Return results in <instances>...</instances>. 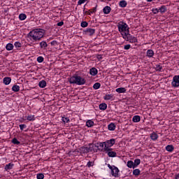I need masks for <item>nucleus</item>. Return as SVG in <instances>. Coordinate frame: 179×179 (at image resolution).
<instances>
[{
    "label": "nucleus",
    "instance_id": "obj_29",
    "mask_svg": "<svg viewBox=\"0 0 179 179\" xmlns=\"http://www.w3.org/2000/svg\"><path fill=\"white\" fill-rule=\"evenodd\" d=\"M166 150H167V152H173V150H174V146L169 145L166 147Z\"/></svg>",
    "mask_w": 179,
    "mask_h": 179
},
{
    "label": "nucleus",
    "instance_id": "obj_50",
    "mask_svg": "<svg viewBox=\"0 0 179 179\" xmlns=\"http://www.w3.org/2000/svg\"><path fill=\"white\" fill-rule=\"evenodd\" d=\"M131 48V45L129 44L125 45L124 46V50H129Z\"/></svg>",
    "mask_w": 179,
    "mask_h": 179
},
{
    "label": "nucleus",
    "instance_id": "obj_33",
    "mask_svg": "<svg viewBox=\"0 0 179 179\" xmlns=\"http://www.w3.org/2000/svg\"><path fill=\"white\" fill-rule=\"evenodd\" d=\"M134 162L132 161H128L127 162V167H129V169H134Z\"/></svg>",
    "mask_w": 179,
    "mask_h": 179
},
{
    "label": "nucleus",
    "instance_id": "obj_31",
    "mask_svg": "<svg viewBox=\"0 0 179 179\" xmlns=\"http://www.w3.org/2000/svg\"><path fill=\"white\" fill-rule=\"evenodd\" d=\"M162 69L163 66H162L160 64L155 65V71H157V72H162Z\"/></svg>",
    "mask_w": 179,
    "mask_h": 179
},
{
    "label": "nucleus",
    "instance_id": "obj_4",
    "mask_svg": "<svg viewBox=\"0 0 179 179\" xmlns=\"http://www.w3.org/2000/svg\"><path fill=\"white\" fill-rule=\"evenodd\" d=\"M105 147L103 148V150L108 151L111 149L112 146L115 145V138H111L110 140L104 141Z\"/></svg>",
    "mask_w": 179,
    "mask_h": 179
},
{
    "label": "nucleus",
    "instance_id": "obj_12",
    "mask_svg": "<svg viewBox=\"0 0 179 179\" xmlns=\"http://www.w3.org/2000/svg\"><path fill=\"white\" fill-rule=\"evenodd\" d=\"M97 73H99V71L97 70V69L93 67L90 69V74L92 76H96V75H97Z\"/></svg>",
    "mask_w": 179,
    "mask_h": 179
},
{
    "label": "nucleus",
    "instance_id": "obj_38",
    "mask_svg": "<svg viewBox=\"0 0 179 179\" xmlns=\"http://www.w3.org/2000/svg\"><path fill=\"white\" fill-rule=\"evenodd\" d=\"M80 152L82 153H88L87 152V147H85V146H83L80 148Z\"/></svg>",
    "mask_w": 179,
    "mask_h": 179
},
{
    "label": "nucleus",
    "instance_id": "obj_25",
    "mask_svg": "<svg viewBox=\"0 0 179 179\" xmlns=\"http://www.w3.org/2000/svg\"><path fill=\"white\" fill-rule=\"evenodd\" d=\"M86 125L88 127V128H92V127H93V125H94V122H93L92 120H87L86 122Z\"/></svg>",
    "mask_w": 179,
    "mask_h": 179
},
{
    "label": "nucleus",
    "instance_id": "obj_32",
    "mask_svg": "<svg viewBox=\"0 0 179 179\" xmlns=\"http://www.w3.org/2000/svg\"><path fill=\"white\" fill-rule=\"evenodd\" d=\"M12 90L13 92H19V90H20V87H19V85H13V87H12Z\"/></svg>",
    "mask_w": 179,
    "mask_h": 179
},
{
    "label": "nucleus",
    "instance_id": "obj_13",
    "mask_svg": "<svg viewBox=\"0 0 179 179\" xmlns=\"http://www.w3.org/2000/svg\"><path fill=\"white\" fill-rule=\"evenodd\" d=\"M39 45L41 50H47V47H48V44H47V42H45V41H43L39 43Z\"/></svg>",
    "mask_w": 179,
    "mask_h": 179
},
{
    "label": "nucleus",
    "instance_id": "obj_27",
    "mask_svg": "<svg viewBox=\"0 0 179 179\" xmlns=\"http://www.w3.org/2000/svg\"><path fill=\"white\" fill-rule=\"evenodd\" d=\"M159 9L161 13H165V12H167V8H166V6H162Z\"/></svg>",
    "mask_w": 179,
    "mask_h": 179
},
{
    "label": "nucleus",
    "instance_id": "obj_57",
    "mask_svg": "<svg viewBox=\"0 0 179 179\" xmlns=\"http://www.w3.org/2000/svg\"><path fill=\"white\" fill-rule=\"evenodd\" d=\"M31 1H34V0H31Z\"/></svg>",
    "mask_w": 179,
    "mask_h": 179
},
{
    "label": "nucleus",
    "instance_id": "obj_40",
    "mask_svg": "<svg viewBox=\"0 0 179 179\" xmlns=\"http://www.w3.org/2000/svg\"><path fill=\"white\" fill-rule=\"evenodd\" d=\"M62 121H63V122H64V124H66V123L69 122V117H62Z\"/></svg>",
    "mask_w": 179,
    "mask_h": 179
},
{
    "label": "nucleus",
    "instance_id": "obj_21",
    "mask_svg": "<svg viewBox=\"0 0 179 179\" xmlns=\"http://www.w3.org/2000/svg\"><path fill=\"white\" fill-rule=\"evenodd\" d=\"M134 169H136L137 166H138L141 164V159H136L134 162Z\"/></svg>",
    "mask_w": 179,
    "mask_h": 179
},
{
    "label": "nucleus",
    "instance_id": "obj_52",
    "mask_svg": "<svg viewBox=\"0 0 179 179\" xmlns=\"http://www.w3.org/2000/svg\"><path fill=\"white\" fill-rule=\"evenodd\" d=\"M57 26H59V27L64 26V22L61 21V22H58Z\"/></svg>",
    "mask_w": 179,
    "mask_h": 179
},
{
    "label": "nucleus",
    "instance_id": "obj_46",
    "mask_svg": "<svg viewBox=\"0 0 179 179\" xmlns=\"http://www.w3.org/2000/svg\"><path fill=\"white\" fill-rule=\"evenodd\" d=\"M87 166L88 167H92V166H94V162L90 161V162H87Z\"/></svg>",
    "mask_w": 179,
    "mask_h": 179
},
{
    "label": "nucleus",
    "instance_id": "obj_5",
    "mask_svg": "<svg viewBox=\"0 0 179 179\" xmlns=\"http://www.w3.org/2000/svg\"><path fill=\"white\" fill-rule=\"evenodd\" d=\"M122 38H124V40H126V41H129L131 43H138V38H136V37L131 35V34H129V32L128 33V34L123 36Z\"/></svg>",
    "mask_w": 179,
    "mask_h": 179
},
{
    "label": "nucleus",
    "instance_id": "obj_6",
    "mask_svg": "<svg viewBox=\"0 0 179 179\" xmlns=\"http://www.w3.org/2000/svg\"><path fill=\"white\" fill-rule=\"evenodd\" d=\"M108 169H110V170H111V175L113 176V177H118V173H120V169H118V168L115 166H111L110 165V164H108Z\"/></svg>",
    "mask_w": 179,
    "mask_h": 179
},
{
    "label": "nucleus",
    "instance_id": "obj_44",
    "mask_svg": "<svg viewBox=\"0 0 179 179\" xmlns=\"http://www.w3.org/2000/svg\"><path fill=\"white\" fill-rule=\"evenodd\" d=\"M152 13H154V15H157V13L159 12V9H158V8H152Z\"/></svg>",
    "mask_w": 179,
    "mask_h": 179
},
{
    "label": "nucleus",
    "instance_id": "obj_3",
    "mask_svg": "<svg viewBox=\"0 0 179 179\" xmlns=\"http://www.w3.org/2000/svg\"><path fill=\"white\" fill-rule=\"evenodd\" d=\"M117 27L118 31L120 33L122 37H124V36H127V34H128L129 32V27L124 22H119Z\"/></svg>",
    "mask_w": 179,
    "mask_h": 179
},
{
    "label": "nucleus",
    "instance_id": "obj_11",
    "mask_svg": "<svg viewBox=\"0 0 179 179\" xmlns=\"http://www.w3.org/2000/svg\"><path fill=\"white\" fill-rule=\"evenodd\" d=\"M155 55V52L152 49H149L146 52V57L148 58H153V56Z\"/></svg>",
    "mask_w": 179,
    "mask_h": 179
},
{
    "label": "nucleus",
    "instance_id": "obj_45",
    "mask_svg": "<svg viewBox=\"0 0 179 179\" xmlns=\"http://www.w3.org/2000/svg\"><path fill=\"white\" fill-rule=\"evenodd\" d=\"M97 12V6L90 10V13H96Z\"/></svg>",
    "mask_w": 179,
    "mask_h": 179
},
{
    "label": "nucleus",
    "instance_id": "obj_48",
    "mask_svg": "<svg viewBox=\"0 0 179 179\" xmlns=\"http://www.w3.org/2000/svg\"><path fill=\"white\" fill-rule=\"evenodd\" d=\"M87 0H78V5H82L83 3H85Z\"/></svg>",
    "mask_w": 179,
    "mask_h": 179
},
{
    "label": "nucleus",
    "instance_id": "obj_18",
    "mask_svg": "<svg viewBox=\"0 0 179 179\" xmlns=\"http://www.w3.org/2000/svg\"><path fill=\"white\" fill-rule=\"evenodd\" d=\"M117 93H126L127 89L125 87H120L116 89Z\"/></svg>",
    "mask_w": 179,
    "mask_h": 179
},
{
    "label": "nucleus",
    "instance_id": "obj_1",
    "mask_svg": "<svg viewBox=\"0 0 179 179\" xmlns=\"http://www.w3.org/2000/svg\"><path fill=\"white\" fill-rule=\"evenodd\" d=\"M45 31L43 29H35L28 34V37L34 41H40L44 37Z\"/></svg>",
    "mask_w": 179,
    "mask_h": 179
},
{
    "label": "nucleus",
    "instance_id": "obj_34",
    "mask_svg": "<svg viewBox=\"0 0 179 179\" xmlns=\"http://www.w3.org/2000/svg\"><path fill=\"white\" fill-rule=\"evenodd\" d=\"M101 86V84L100 83H96L94 84L93 87L95 90H97L98 89H100V87Z\"/></svg>",
    "mask_w": 179,
    "mask_h": 179
},
{
    "label": "nucleus",
    "instance_id": "obj_8",
    "mask_svg": "<svg viewBox=\"0 0 179 179\" xmlns=\"http://www.w3.org/2000/svg\"><path fill=\"white\" fill-rule=\"evenodd\" d=\"M107 153L108 157H117V152L113 151V148H109V150H103Z\"/></svg>",
    "mask_w": 179,
    "mask_h": 179
},
{
    "label": "nucleus",
    "instance_id": "obj_53",
    "mask_svg": "<svg viewBox=\"0 0 179 179\" xmlns=\"http://www.w3.org/2000/svg\"><path fill=\"white\" fill-rule=\"evenodd\" d=\"M94 145V148H97V150H99V149H98L99 148V143H95V144H93Z\"/></svg>",
    "mask_w": 179,
    "mask_h": 179
},
{
    "label": "nucleus",
    "instance_id": "obj_35",
    "mask_svg": "<svg viewBox=\"0 0 179 179\" xmlns=\"http://www.w3.org/2000/svg\"><path fill=\"white\" fill-rule=\"evenodd\" d=\"M141 174V170L136 169L133 171L134 176H139Z\"/></svg>",
    "mask_w": 179,
    "mask_h": 179
},
{
    "label": "nucleus",
    "instance_id": "obj_41",
    "mask_svg": "<svg viewBox=\"0 0 179 179\" xmlns=\"http://www.w3.org/2000/svg\"><path fill=\"white\" fill-rule=\"evenodd\" d=\"M14 45L15 48H20L22 47V43H20V42H15Z\"/></svg>",
    "mask_w": 179,
    "mask_h": 179
},
{
    "label": "nucleus",
    "instance_id": "obj_43",
    "mask_svg": "<svg viewBox=\"0 0 179 179\" xmlns=\"http://www.w3.org/2000/svg\"><path fill=\"white\" fill-rule=\"evenodd\" d=\"M37 179H44V174L43 173H38L36 176Z\"/></svg>",
    "mask_w": 179,
    "mask_h": 179
},
{
    "label": "nucleus",
    "instance_id": "obj_42",
    "mask_svg": "<svg viewBox=\"0 0 179 179\" xmlns=\"http://www.w3.org/2000/svg\"><path fill=\"white\" fill-rule=\"evenodd\" d=\"M37 61L39 62V64H41V62H44V57L39 56L37 57Z\"/></svg>",
    "mask_w": 179,
    "mask_h": 179
},
{
    "label": "nucleus",
    "instance_id": "obj_55",
    "mask_svg": "<svg viewBox=\"0 0 179 179\" xmlns=\"http://www.w3.org/2000/svg\"><path fill=\"white\" fill-rule=\"evenodd\" d=\"M175 179H179V173H178L177 175H176Z\"/></svg>",
    "mask_w": 179,
    "mask_h": 179
},
{
    "label": "nucleus",
    "instance_id": "obj_49",
    "mask_svg": "<svg viewBox=\"0 0 179 179\" xmlns=\"http://www.w3.org/2000/svg\"><path fill=\"white\" fill-rule=\"evenodd\" d=\"M51 45H58V42L57 41H52L50 42Z\"/></svg>",
    "mask_w": 179,
    "mask_h": 179
},
{
    "label": "nucleus",
    "instance_id": "obj_54",
    "mask_svg": "<svg viewBox=\"0 0 179 179\" xmlns=\"http://www.w3.org/2000/svg\"><path fill=\"white\" fill-rule=\"evenodd\" d=\"M96 58H97L98 59H103V56H102L101 55H98L97 57H96Z\"/></svg>",
    "mask_w": 179,
    "mask_h": 179
},
{
    "label": "nucleus",
    "instance_id": "obj_51",
    "mask_svg": "<svg viewBox=\"0 0 179 179\" xmlns=\"http://www.w3.org/2000/svg\"><path fill=\"white\" fill-rule=\"evenodd\" d=\"M99 146L101 148H106V144H104V142L103 143H99Z\"/></svg>",
    "mask_w": 179,
    "mask_h": 179
},
{
    "label": "nucleus",
    "instance_id": "obj_24",
    "mask_svg": "<svg viewBox=\"0 0 179 179\" xmlns=\"http://www.w3.org/2000/svg\"><path fill=\"white\" fill-rule=\"evenodd\" d=\"M13 44L8 43L6 46V49L7 50V51H12V50H13Z\"/></svg>",
    "mask_w": 179,
    "mask_h": 179
},
{
    "label": "nucleus",
    "instance_id": "obj_28",
    "mask_svg": "<svg viewBox=\"0 0 179 179\" xmlns=\"http://www.w3.org/2000/svg\"><path fill=\"white\" fill-rule=\"evenodd\" d=\"M27 17V15H26V14L24 13H21L19 15L20 20H26Z\"/></svg>",
    "mask_w": 179,
    "mask_h": 179
},
{
    "label": "nucleus",
    "instance_id": "obj_19",
    "mask_svg": "<svg viewBox=\"0 0 179 179\" xmlns=\"http://www.w3.org/2000/svg\"><path fill=\"white\" fill-rule=\"evenodd\" d=\"M150 138L152 141H157V139L159 138V135L153 132L152 134H150Z\"/></svg>",
    "mask_w": 179,
    "mask_h": 179
},
{
    "label": "nucleus",
    "instance_id": "obj_14",
    "mask_svg": "<svg viewBox=\"0 0 179 179\" xmlns=\"http://www.w3.org/2000/svg\"><path fill=\"white\" fill-rule=\"evenodd\" d=\"M13 166H15V164H13L12 162H10L9 164H6L4 170H6V171H9V170H12L13 169Z\"/></svg>",
    "mask_w": 179,
    "mask_h": 179
},
{
    "label": "nucleus",
    "instance_id": "obj_26",
    "mask_svg": "<svg viewBox=\"0 0 179 179\" xmlns=\"http://www.w3.org/2000/svg\"><path fill=\"white\" fill-rule=\"evenodd\" d=\"M114 97V95L113 94H108L103 96V99L105 100H111Z\"/></svg>",
    "mask_w": 179,
    "mask_h": 179
},
{
    "label": "nucleus",
    "instance_id": "obj_10",
    "mask_svg": "<svg viewBox=\"0 0 179 179\" xmlns=\"http://www.w3.org/2000/svg\"><path fill=\"white\" fill-rule=\"evenodd\" d=\"M87 148V151L88 153H92V152H97V150L94 149V145L90 143Z\"/></svg>",
    "mask_w": 179,
    "mask_h": 179
},
{
    "label": "nucleus",
    "instance_id": "obj_17",
    "mask_svg": "<svg viewBox=\"0 0 179 179\" xmlns=\"http://www.w3.org/2000/svg\"><path fill=\"white\" fill-rule=\"evenodd\" d=\"M38 86L41 89H44V87H45V86H47V82H45V80H42L41 81H40L38 83Z\"/></svg>",
    "mask_w": 179,
    "mask_h": 179
},
{
    "label": "nucleus",
    "instance_id": "obj_20",
    "mask_svg": "<svg viewBox=\"0 0 179 179\" xmlns=\"http://www.w3.org/2000/svg\"><path fill=\"white\" fill-rule=\"evenodd\" d=\"M108 129H109V131H115V124H114V123L109 124L108 126Z\"/></svg>",
    "mask_w": 179,
    "mask_h": 179
},
{
    "label": "nucleus",
    "instance_id": "obj_30",
    "mask_svg": "<svg viewBox=\"0 0 179 179\" xmlns=\"http://www.w3.org/2000/svg\"><path fill=\"white\" fill-rule=\"evenodd\" d=\"M119 5L121 8H125L127 6V3L125 0H123V1H120Z\"/></svg>",
    "mask_w": 179,
    "mask_h": 179
},
{
    "label": "nucleus",
    "instance_id": "obj_56",
    "mask_svg": "<svg viewBox=\"0 0 179 179\" xmlns=\"http://www.w3.org/2000/svg\"><path fill=\"white\" fill-rule=\"evenodd\" d=\"M153 0H147L148 2H152Z\"/></svg>",
    "mask_w": 179,
    "mask_h": 179
},
{
    "label": "nucleus",
    "instance_id": "obj_23",
    "mask_svg": "<svg viewBox=\"0 0 179 179\" xmlns=\"http://www.w3.org/2000/svg\"><path fill=\"white\" fill-rule=\"evenodd\" d=\"M133 122H139L141 121V116L135 115L132 118Z\"/></svg>",
    "mask_w": 179,
    "mask_h": 179
},
{
    "label": "nucleus",
    "instance_id": "obj_47",
    "mask_svg": "<svg viewBox=\"0 0 179 179\" xmlns=\"http://www.w3.org/2000/svg\"><path fill=\"white\" fill-rule=\"evenodd\" d=\"M19 127H20V129H21V131H23L24 129L27 128L26 124H20Z\"/></svg>",
    "mask_w": 179,
    "mask_h": 179
},
{
    "label": "nucleus",
    "instance_id": "obj_39",
    "mask_svg": "<svg viewBox=\"0 0 179 179\" xmlns=\"http://www.w3.org/2000/svg\"><path fill=\"white\" fill-rule=\"evenodd\" d=\"M80 26L81 27H87V26H89V23L86 21H83L81 22Z\"/></svg>",
    "mask_w": 179,
    "mask_h": 179
},
{
    "label": "nucleus",
    "instance_id": "obj_16",
    "mask_svg": "<svg viewBox=\"0 0 179 179\" xmlns=\"http://www.w3.org/2000/svg\"><path fill=\"white\" fill-rule=\"evenodd\" d=\"M3 82L4 85H8L10 83V82H12V79L10 78V77H6L3 79Z\"/></svg>",
    "mask_w": 179,
    "mask_h": 179
},
{
    "label": "nucleus",
    "instance_id": "obj_36",
    "mask_svg": "<svg viewBox=\"0 0 179 179\" xmlns=\"http://www.w3.org/2000/svg\"><path fill=\"white\" fill-rule=\"evenodd\" d=\"M12 143H13V145H20V141H17V138H14L12 140Z\"/></svg>",
    "mask_w": 179,
    "mask_h": 179
},
{
    "label": "nucleus",
    "instance_id": "obj_22",
    "mask_svg": "<svg viewBox=\"0 0 179 179\" xmlns=\"http://www.w3.org/2000/svg\"><path fill=\"white\" fill-rule=\"evenodd\" d=\"M99 110H102V111L107 110V103H103L99 104Z\"/></svg>",
    "mask_w": 179,
    "mask_h": 179
},
{
    "label": "nucleus",
    "instance_id": "obj_2",
    "mask_svg": "<svg viewBox=\"0 0 179 179\" xmlns=\"http://www.w3.org/2000/svg\"><path fill=\"white\" fill-rule=\"evenodd\" d=\"M69 82L71 85H78V86H82L86 84V79L78 74H74L69 78Z\"/></svg>",
    "mask_w": 179,
    "mask_h": 179
},
{
    "label": "nucleus",
    "instance_id": "obj_15",
    "mask_svg": "<svg viewBox=\"0 0 179 179\" xmlns=\"http://www.w3.org/2000/svg\"><path fill=\"white\" fill-rule=\"evenodd\" d=\"M103 12L105 15H108L111 12V7L106 6L103 8Z\"/></svg>",
    "mask_w": 179,
    "mask_h": 179
},
{
    "label": "nucleus",
    "instance_id": "obj_7",
    "mask_svg": "<svg viewBox=\"0 0 179 179\" xmlns=\"http://www.w3.org/2000/svg\"><path fill=\"white\" fill-rule=\"evenodd\" d=\"M171 85L173 87H179V76H175L173 77V80L171 83Z\"/></svg>",
    "mask_w": 179,
    "mask_h": 179
},
{
    "label": "nucleus",
    "instance_id": "obj_9",
    "mask_svg": "<svg viewBox=\"0 0 179 179\" xmlns=\"http://www.w3.org/2000/svg\"><path fill=\"white\" fill-rule=\"evenodd\" d=\"M85 34H86L87 36H93V34H94L96 33V29H92V28H87L85 31H84Z\"/></svg>",
    "mask_w": 179,
    "mask_h": 179
},
{
    "label": "nucleus",
    "instance_id": "obj_37",
    "mask_svg": "<svg viewBox=\"0 0 179 179\" xmlns=\"http://www.w3.org/2000/svg\"><path fill=\"white\" fill-rule=\"evenodd\" d=\"M27 120L28 121H34L36 120V117H34V115H28L27 117Z\"/></svg>",
    "mask_w": 179,
    "mask_h": 179
}]
</instances>
